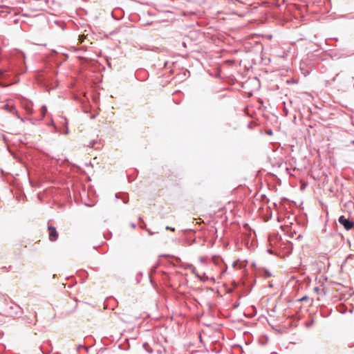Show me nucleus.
Returning a JSON list of instances; mask_svg holds the SVG:
<instances>
[{
	"label": "nucleus",
	"instance_id": "1",
	"mask_svg": "<svg viewBox=\"0 0 354 354\" xmlns=\"http://www.w3.org/2000/svg\"><path fill=\"white\" fill-rule=\"evenodd\" d=\"M2 109L5 111H6L7 112H9L13 115H15L17 118H19V120H21L22 122H24V118H21L19 115V113L16 109V107L14 106V105H10L9 104H6L3 105V106L2 107Z\"/></svg>",
	"mask_w": 354,
	"mask_h": 354
},
{
	"label": "nucleus",
	"instance_id": "2",
	"mask_svg": "<svg viewBox=\"0 0 354 354\" xmlns=\"http://www.w3.org/2000/svg\"><path fill=\"white\" fill-rule=\"evenodd\" d=\"M338 221L347 230H351L354 225L353 222L351 221L348 218H346L344 216H339Z\"/></svg>",
	"mask_w": 354,
	"mask_h": 354
},
{
	"label": "nucleus",
	"instance_id": "3",
	"mask_svg": "<svg viewBox=\"0 0 354 354\" xmlns=\"http://www.w3.org/2000/svg\"><path fill=\"white\" fill-rule=\"evenodd\" d=\"M48 232H49V239L50 241H55L58 238V233L55 229V227L52 226H48Z\"/></svg>",
	"mask_w": 354,
	"mask_h": 354
},
{
	"label": "nucleus",
	"instance_id": "4",
	"mask_svg": "<svg viewBox=\"0 0 354 354\" xmlns=\"http://www.w3.org/2000/svg\"><path fill=\"white\" fill-rule=\"evenodd\" d=\"M9 308L10 310H15V315H17L18 314V311L20 310L21 308L17 305V304H12L9 306Z\"/></svg>",
	"mask_w": 354,
	"mask_h": 354
},
{
	"label": "nucleus",
	"instance_id": "5",
	"mask_svg": "<svg viewBox=\"0 0 354 354\" xmlns=\"http://www.w3.org/2000/svg\"><path fill=\"white\" fill-rule=\"evenodd\" d=\"M5 72H6V71H3V70L0 69V77H1V75H3L4 74V73H5ZM9 85H10V84H3V83H2V82H0V86H2V87H7V86H8Z\"/></svg>",
	"mask_w": 354,
	"mask_h": 354
},
{
	"label": "nucleus",
	"instance_id": "6",
	"mask_svg": "<svg viewBox=\"0 0 354 354\" xmlns=\"http://www.w3.org/2000/svg\"><path fill=\"white\" fill-rule=\"evenodd\" d=\"M196 277L204 281L208 280V277H207L205 273L203 274V276H200L198 274H196Z\"/></svg>",
	"mask_w": 354,
	"mask_h": 354
},
{
	"label": "nucleus",
	"instance_id": "7",
	"mask_svg": "<svg viewBox=\"0 0 354 354\" xmlns=\"http://www.w3.org/2000/svg\"><path fill=\"white\" fill-rule=\"evenodd\" d=\"M46 111H47V109H46V106H42V107L41 109V115H42L43 118L45 116Z\"/></svg>",
	"mask_w": 354,
	"mask_h": 354
},
{
	"label": "nucleus",
	"instance_id": "8",
	"mask_svg": "<svg viewBox=\"0 0 354 354\" xmlns=\"http://www.w3.org/2000/svg\"><path fill=\"white\" fill-rule=\"evenodd\" d=\"M122 201L124 203H127L128 202V196L125 195L124 197L122 198Z\"/></svg>",
	"mask_w": 354,
	"mask_h": 354
},
{
	"label": "nucleus",
	"instance_id": "9",
	"mask_svg": "<svg viewBox=\"0 0 354 354\" xmlns=\"http://www.w3.org/2000/svg\"><path fill=\"white\" fill-rule=\"evenodd\" d=\"M308 299V297L307 296H304L303 297H301V299H299V301H306Z\"/></svg>",
	"mask_w": 354,
	"mask_h": 354
},
{
	"label": "nucleus",
	"instance_id": "10",
	"mask_svg": "<svg viewBox=\"0 0 354 354\" xmlns=\"http://www.w3.org/2000/svg\"><path fill=\"white\" fill-rule=\"evenodd\" d=\"M313 290L316 292H318L320 290L319 287H315Z\"/></svg>",
	"mask_w": 354,
	"mask_h": 354
},
{
	"label": "nucleus",
	"instance_id": "11",
	"mask_svg": "<svg viewBox=\"0 0 354 354\" xmlns=\"http://www.w3.org/2000/svg\"><path fill=\"white\" fill-rule=\"evenodd\" d=\"M191 267L192 268V272L196 275L197 273H196V268L194 267H193L192 266H191Z\"/></svg>",
	"mask_w": 354,
	"mask_h": 354
},
{
	"label": "nucleus",
	"instance_id": "12",
	"mask_svg": "<svg viewBox=\"0 0 354 354\" xmlns=\"http://www.w3.org/2000/svg\"><path fill=\"white\" fill-rule=\"evenodd\" d=\"M199 260H200V261H201V263H203V262H205V258H204V257H201V258L199 259Z\"/></svg>",
	"mask_w": 354,
	"mask_h": 354
},
{
	"label": "nucleus",
	"instance_id": "13",
	"mask_svg": "<svg viewBox=\"0 0 354 354\" xmlns=\"http://www.w3.org/2000/svg\"><path fill=\"white\" fill-rule=\"evenodd\" d=\"M166 229H167V230H171V231H174V230H175V229H174V228L169 227H166Z\"/></svg>",
	"mask_w": 354,
	"mask_h": 354
},
{
	"label": "nucleus",
	"instance_id": "14",
	"mask_svg": "<svg viewBox=\"0 0 354 354\" xmlns=\"http://www.w3.org/2000/svg\"><path fill=\"white\" fill-rule=\"evenodd\" d=\"M131 226L133 228H135L136 225V224H135V223H131Z\"/></svg>",
	"mask_w": 354,
	"mask_h": 354
},
{
	"label": "nucleus",
	"instance_id": "15",
	"mask_svg": "<svg viewBox=\"0 0 354 354\" xmlns=\"http://www.w3.org/2000/svg\"><path fill=\"white\" fill-rule=\"evenodd\" d=\"M68 129H66V131H65V132H64V134H68Z\"/></svg>",
	"mask_w": 354,
	"mask_h": 354
},
{
	"label": "nucleus",
	"instance_id": "16",
	"mask_svg": "<svg viewBox=\"0 0 354 354\" xmlns=\"http://www.w3.org/2000/svg\"><path fill=\"white\" fill-rule=\"evenodd\" d=\"M23 57H25V54L24 53H21Z\"/></svg>",
	"mask_w": 354,
	"mask_h": 354
},
{
	"label": "nucleus",
	"instance_id": "17",
	"mask_svg": "<svg viewBox=\"0 0 354 354\" xmlns=\"http://www.w3.org/2000/svg\"><path fill=\"white\" fill-rule=\"evenodd\" d=\"M138 219H139V221H142V218L140 216L138 218Z\"/></svg>",
	"mask_w": 354,
	"mask_h": 354
},
{
	"label": "nucleus",
	"instance_id": "18",
	"mask_svg": "<svg viewBox=\"0 0 354 354\" xmlns=\"http://www.w3.org/2000/svg\"><path fill=\"white\" fill-rule=\"evenodd\" d=\"M352 144L354 145V140L352 141Z\"/></svg>",
	"mask_w": 354,
	"mask_h": 354
}]
</instances>
